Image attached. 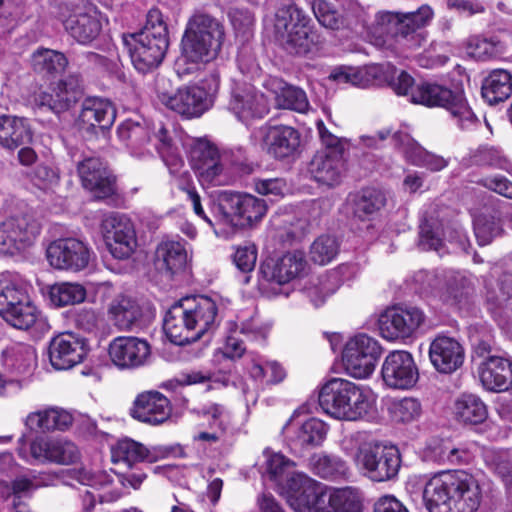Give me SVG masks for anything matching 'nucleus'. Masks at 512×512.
Returning <instances> with one entry per match:
<instances>
[{
  "label": "nucleus",
  "instance_id": "nucleus-26",
  "mask_svg": "<svg viewBox=\"0 0 512 512\" xmlns=\"http://www.w3.org/2000/svg\"><path fill=\"white\" fill-rule=\"evenodd\" d=\"M87 343L73 333H61L49 344V360L55 370H67L81 363L87 355Z\"/></svg>",
  "mask_w": 512,
  "mask_h": 512
},
{
  "label": "nucleus",
  "instance_id": "nucleus-29",
  "mask_svg": "<svg viewBox=\"0 0 512 512\" xmlns=\"http://www.w3.org/2000/svg\"><path fill=\"white\" fill-rule=\"evenodd\" d=\"M193 324L197 340L205 333L213 331L219 324V308L211 297L198 295L182 299Z\"/></svg>",
  "mask_w": 512,
  "mask_h": 512
},
{
  "label": "nucleus",
  "instance_id": "nucleus-51",
  "mask_svg": "<svg viewBox=\"0 0 512 512\" xmlns=\"http://www.w3.org/2000/svg\"><path fill=\"white\" fill-rule=\"evenodd\" d=\"M86 288L73 282L55 283L49 288V299L55 307L76 305L85 301Z\"/></svg>",
  "mask_w": 512,
  "mask_h": 512
},
{
  "label": "nucleus",
  "instance_id": "nucleus-6",
  "mask_svg": "<svg viewBox=\"0 0 512 512\" xmlns=\"http://www.w3.org/2000/svg\"><path fill=\"white\" fill-rule=\"evenodd\" d=\"M318 401L326 414L344 421L362 419L371 406L368 391L343 378H332L323 384Z\"/></svg>",
  "mask_w": 512,
  "mask_h": 512
},
{
  "label": "nucleus",
  "instance_id": "nucleus-63",
  "mask_svg": "<svg viewBox=\"0 0 512 512\" xmlns=\"http://www.w3.org/2000/svg\"><path fill=\"white\" fill-rule=\"evenodd\" d=\"M155 34L157 38H168L167 24L158 8H151L146 17V24L138 34Z\"/></svg>",
  "mask_w": 512,
  "mask_h": 512
},
{
  "label": "nucleus",
  "instance_id": "nucleus-62",
  "mask_svg": "<svg viewBox=\"0 0 512 512\" xmlns=\"http://www.w3.org/2000/svg\"><path fill=\"white\" fill-rule=\"evenodd\" d=\"M355 273V266L352 264H341L323 275L322 284L328 292L335 293L344 281L349 280Z\"/></svg>",
  "mask_w": 512,
  "mask_h": 512
},
{
  "label": "nucleus",
  "instance_id": "nucleus-44",
  "mask_svg": "<svg viewBox=\"0 0 512 512\" xmlns=\"http://www.w3.org/2000/svg\"><path fill=\"white\" fill-rule=\"evenodd\" d=\"M486 306L499 327L512 335V295L505 292L503 288L488 290Z\"/></svg>",
  "mask_w": 512,
  "mask_h": 512
},
{
  "label": "nucleus",
  "instance_id": "nucleus-24",
  "mask_svg": "<svg viewBox=\"0 0 512 512\" xmlns=\"http://www.w3.org/2000/svg\"><path fill=\"white\" fill-rule=\"evenodd\" d=\"M381 374L388 387L399 390L414 387L419 379L418 368L412 355L403 350L393 351L385 358Z\"/></svg>",
  "mask_w": 512,
  "mask_h": 512
},
{
  "label": "nucleus",
  "instance_id": "nucleus-34",
  "mask_svg": "<svg viewBox=\"0 0 512 512\" xmlns=\"http://www.w3.org/2000/svg\"><path fill=\"white\" fill-rule=\"evenodd\" d=\"M309 171L318 183L335 186L340 183L344 172L343 155L339 150L319 151L312 158Z\"/></svg>",
  "mask_w": 512,
  "mask_h": 512
},
{
  "label": "nucleus",
  "instance_id": "nucleus-32",
  "mask_svg": "<svg viewBox=\"0 0 512 512\" xmlns=\"http://www.w3.org/2000/svg\"><path fill=\"white\" fill-rule=\"evenodd\" d=\"M8 324L20 329L31 330L34 336L46 333L50 326L40 311L31 303L28 295L1 316Z\"/></svg>",
  "mask_w": 512,
  "mask_h": 512
},
{
  "label": "nucleus",
  "instance_id": "nucleus-37",
  "mask_svg": "<svg viewBox=\"0 0 512 512\" xmlns=\"http://www.w3.org/2000/svg\"><path fill=\"white\" fill-rule=\"evenodd\" d=\"M33 132L26 118L0 116V146L7 150H15L31 143Z\"/></svg>",
  "mask_w": 512,
  "mask_h": 512
},
{
  "label": "nucleus",
  "instance_id": "nucleus-11",
  "mask_svg": "<svg viewBox=\"0 0 512 512\" xmlns=\"http://www.w3.org/2000/svg\"><path fill=\"white\" fill-rule=\"evenodd\" d=\"M219 210L226 222L245 228L262 220L267 212V204L251 194L224 192L219 198Z\"/></svg>",
  "mask_w": 512,
  "mask_h": 512
},
{
  "label": "nucleus",
  "instance_id": "nucleus-41",
  "mask_svg": "<svg viewBox=\"0 0 512 512\" xmlns=\"http://www.w3.org/2000/svg\"><path fill=\"white\" fill-rule=\"evenodd\" d=\"M73 422L72 415L59 408H48L31 412L27 415L25 425L30 430H66Z\"/></svg>",
  "mask_w": 512,
  "mask_h": 512
},
{
  "label": "nucleus",
  "instance_id": "nucleus-53",
  "mask_svg": "<svg viewBox=\"0 0 512 512\" xmlns=\"http://www.w3.org/2000/svg\"><path fill=\"white\" fill-rule=\"evenodd\" d=\"M310 467L314 474L324 479H337L346 476L347 463L336 455L315 454L310 459Z\"/></svg>",
  "mask_w": 512,
  "mask_h": 512
},
{
  "label": "nucleus",
  "instance_id": "nucleus-27",
  "mask_svg": "<svg viewBox=\"0 0 512 512\" xmlns=\"http://www.w3.org/2000/svg\"><path fill=\"white\" fill-rule=\"evenodd\" d=\"M266 152L275 159L294 157L300 147V133L291 126L276 125L261 128Z\"/></svg>",
  "mask_w": 512,
  "mask_h": 512
},
{
  "label": "nucleus",
  "instance_id": "nucleus-58",
  "mask_svg": "<svg viewBox=\"0 0 512 512\" xmlns=\"http://www.w3.org/2000/svg\"><path fill=\"white\" fill-rule=\"evenodd\" d=\"M456 419L464 425L480 423V399L474 394H462L455 402Z\"/></svg>",
  "mask_w": 512,
  "mask_h": 512
},
{
  "label": "nucleus",
  "instance_id": "nucleus-1",
  "mask_svg": "<svg viewBox=\"0 0 512 512\" xmlns=\"http://www.w3.org/2000/svg\"><path fill=\"white\" fill-rule=\"evenodd\" d=\"M225 37L223 24L205 12H195L188 20L176 62L179 75L190 74L218 56Z\"/></svg>",
  "mask_w": 512,
  "mask_h": 512
},
{
  "label": "nucleus",
  "instance_id": "nucleus-52",
  "mask_svg": "<svg viewBox=\"0 0 512 512\" xmlns=\"http://www.w3.org/2000/svg\"><path fill=\"white\" fill-rule=\"evenodd\" d=\"M386 203L384 193L376 188H365L353 198V214L360 220L368 219Z\"/></svg>",
  "mask_w": 512,
  "mask_h": 512
},
{
  "label": "nucleus",
  "instance_id": "nucleus-43",
  "mask_svg": "<svg viewBox=\"0 0 512 512\" xmlns=\"http://www.w3.org/2000/svg\"><path fill=\"white\" fill-rule=\"evenodd\" d=\"M64 26L69 35L83 45L95 40L102 29L98 17L90 13L71 15L64 22Z\"/></svg>",
  "mask_w": 512,
  "mask_h": 512
},
{
  "label": "nucleus",
  "instance_id": "nucleus-57",
  "mask_svg": "<svg viewBox=\"0 0 512 512\" xmlns=\"http://www.w3.org/2000/svg\"><path fill=\"white\" fill-rule=\"evenodd\" d=\"M442 235V222L433 216H425L419 226V247L438 251L442 246Z\"/></svg>",
  "mask_w": 512,
  "mask_h": 512
},
{
  "label": "nucleus",
  "instance_id": "nucleus-64",
  "mask_svg": "<svg viewBox=\"0 0 512 512\" xmlns=\"http://www.w3.org/2000/svg\"><path fill=\"white\" fill-rule=\"evenodd\" d=\"M257 249L254 245L240 246L234 253L233 262L239 271L251 272L256 264Z\"/></svg>",
  "mask_w": 512,
  "mask_h": 512
},
{
  "label": "nucleus",
  "instance_id": "nucleus-61",
  "mask_svg": "<svg viewBox=\"0 0 512 512\" xmlns=\"http://www.w3.org/2000/svg\"><path fill=\"white\" fill-rule=\"evenodd\" d=\"M311 8L322 26L329 29H337L339 27V15L327 0H313Z\"/></svg>",
  "mask_w": 512,
  "mask_h": 512
},
{
  "label": "nucleus",
  "instance_id": "nucleus-2",
  "mask_svg": "<svg viewBox=\"0 0 512 512\" xmlns=\"http://www.w3.org/2000/svg\"><path fill=\"white\" fill-rule=\"evenodd\" d=\"M423 500L429 512H476L480 506L479 486L463 470L441 472L425 484Z\"/></svg>",
  "mask_w": 512,
  "mask_h": 512
},
{
  "label": "nucleus",
  "instance_id": "nucleus-30",
  "mask_svg": "<svg viewBox=\"0 0 512 512\" xmlns=\"http://www.w3.org/2000/svg\"><path fill=\"white\" fill-rule=\"evenodd\" d=\"M429 357L437 371L450 374L463 364L464 350L454 338L438 336L430 345Z\"/></svg>",
  "mask_w": 512,
  "mask_h": 512
},
{
  "label": "nucleus",
  "instance_id": "nucleus-56",
  "mask_svg": "<svg viewBox=\"0 0 512 512\" xmlns=\"http://www.w3.org/2000/svg\"><path fill=\"white\" fill-rule=\"evenodd\" d=\"M442 282L443 270H419L412 276L410 285L415 293L423 296H436L440 298Z\"/></svg>",
  "mask_w": 512,
  "mask_h": 512
},
{
  "label": "nucleus",
  "instance_id": "nucleus-38",
  "mask_svg": "<svg viewBox=\"0 0 512 512\" xmlns=\"http://www.w3.org/2000/svg\"><path fill=\"white\" fill-rule=\"evenodd\" d=\"M474 293L471 277L466 272L443 270L440 299L451 304H460Z\"/></svg>",
  "mask_w": 512,
  "mask_h": 512
},
{
  "label": "nucleus",
  "instance_id": "nucleus-42",
  "mask_svg": "<svg viewBox=\"0 0 512 512\" xmlns=\"http://www.w3.org/2000/svg\"><path fill=\"white\" fill-rule=\"evenodd\" d=\"M117 136L133 155L140 156L150 141V129L143 119H126L118 126Z\"/></svg>",
  "mask_w": 512,
  "mask_h": 512
},
{
  "label": "nucleus",
  "instance_id": "nucleus-54",
  "mask_svg": "<svg viewBox=\"0 0 512 512\" xmlns=\"http://www.w3.org/2000/svg\"><path fill=\"white\" fill-rule=\"evenodd\" d=\"M27 295L16 276L9 273L3 274L0 277V316L19 304L21 300H26Z\"/></svg>",
  "mask_w": 512,
  "mask_h": 512
},
{
  "label": "nucleus",
  "instance_id": "nucleus-28",
  "mask_svg": "<svg viewBox=\"0 0 512 512\" xmlns=\"http://www.w3.org/2000/svg\"><path fill=\"white\" fill-rule=\"evenodd\" d=\"M172 412L169 399L158 391L139 394L130 409V415L139 422L160 425L167 421Z\"/></svg>",
  "mask_w": 512,
  "mask_h": 512
},
{
  "label": "nucleus",
  "instance_id": "nucleus-12",
  "mask_svg": "<svg viewBox=\"0 0 512 512\" xmlns=\"http://www.w3.org/2000/svg\"><path fill=\"white\" fill-rule=\"evenodd\" d=\"M80 79L69 75L48 90H40L33 95V109L36 112H51L57 116L70 110L81 98Z\"/></svg>",
  "mask_w": 512,
  "mask_h": 512
},
{
  "label": "nucleus",
  "instance_id": "nucleus-18",
  "mask_svg": "<svg viewBox=\"0 0 512 512\" xmlns=\"http://www.w3.org/2000/svg\"><path fill=\"white\" fill-rule=\"evenodd\" d=\"M40 233V224L23 214L6 218L0 223V253L14 255L30 247Z\"/></svg>",
  "mask_w": 512,
  "mask_h": 512
},
{
  "label": "nucleus",
  "instance_id": "nucleus-25",
  "mask_svg": "<svg viewBox=\"0 0 512 512\" xmlns=\"http://www.w3.org/2000/svg\"><path fill=\"white\" fill-rule=\"evenodd\" d=\"M111 362L119 369H136L146 365L151 356L147 340L134 336H119L108 348Z\"/></svg>",
  "mask_w": 512,
  "mask_h": 512
},
{
  "label": "nucleus",
  "instance_id": "nucleus-3",
  "mask_svg": "<svg viewBox=\"0 0 512 512\" xmlns=\"http://www.w3.org/2000/svg\"><path fill=\"white\" fill-rule=\"evenodd\" d=\"M433 17V10L422 5L408 13L382 12L375 16L370 34L379 47L400 50H415L426 41L420 29Z\"/></svg>",
  "mask_w": 512,
  "mask_h": 512
},
{
  "label": "nucleus",
  "instance_id": "nucleus-13",
  "mask_svg": "<svg viewBox=\"0 0 512 512\" xmlns=\"http://www.w3.org/2000/svg\"><path fill=\"white\" fill-rule=\"evenodd\" d=\"M100 228L105 245L114 258L123 260L134 253L137 246L136 232L126 215L115 212L106 214Z\"/></svg>",
  "mask_w": 512,
  "mask_h": 512
},
{
  "label": "nucleus",
  "instance_id": "nucleus-33",
  "mask_svg": "<svg viewBox=\"0 0 512 512\" xmlns=\"http://www.w3.org/2000/svg\"><path fill=\"white\" fill-rule=\"evenodd\" d=\"M482 343V387L489 391H505L512 385V363L503 357L485 356Z\"/></svg>",
  "mask_w": 512,
  "mask_h": 512
},
{
  "label": "nucleus",
  "instance_id": "nucleus-22",
  "mask_svg": "<svg viewBox=\"0 0 512 512\" xmlns=\"http://www.w3.org/2000/svg\"><path fill=\"white\" fill-rule=\"evenodd\" d=\"M424 314L416 307H392L384 311L378 320L379 331L387 340L410 337L423 323Z\"/></svg>",
  "mask_w": 512,
  "mask_h": 512
},
{
  "label": "nucleus",
  "instance_id": "nucleus-10",
  "mask_svg": "<svg viewBox=\"0 0 512 512\" xmlns=\"http://www.w3.org/2000/svg\"><path fill=\"white\" fill-rule=\"evenodd\" d=\"M189 160L203 186H223L228 183L219 149L209 140L203 138L194 140L190 145Z\"/></svg>",
  "mask_w": 512,
  "mask_h": 512
},
{
  "label": "nucleus",
  "instance_id": "nucleus-39",
  "mask_svg": "<svg viewBox=\"0 0 512 512\" xmlns=\"http://www.w3.org/2000/svg\"><path fill=\"white\" fill-rule=\"evenodd\" d=\"M187 251L182 240H163L155 251V265L160 271L173 275L184 268Z\"/></svg>",
  "mask_w": 512,
  "mask_h": 512
},
{
  "label": "nucleus",
  "instance_id": "nucleus-15",
  "mask_svg": "<svg viewBox=\"0 0 512 512\" xmlns=\"http://www.w3.org/2000/svg\"><path fill=\"white\" fill-rule=\"evenodd\" d=\"M308 262L302 251H293L281 257L265 259L259 268L260 286L266 289L267 284L282 286L307 274Z\"/></svg>",
  "mask_w": 512,
  "mask_h": 512
},
{
  "label": "nucleus",
  "instance_id": "nucleus-23",
  "mask_svg": "<svg viewBox=\"0 0 512 512\" xmlns=\"http://www.w3.org/2000/svg\"><path fill=\"white\" fill-rule=\"evenodd\" d=\"M90 249L76 238H61L53 241L47 248L46 255L50 265L60 270L80 271L90 261Z\"/></svg>",
  "mask_w": 512,
  "mask_h": 512
},
{
  "label": "nucleus",
  "instance_id": "nucleus-40",
  "mask_svg": "<svg viewBox=\"0 0 512 512\" xmlns=\"http://www.w3.org/2000/svg\"><path fill=\"white\" fill-rule=\"evenodd\" d=\"M79 120L89 127L107 129L115 120V110L109 101L89 97L82 103Z\"/></svg>",
  "mask_w": 512,
  "mask_h": 512
},
{
  "label": "nucleus",
  "instance_id": "nucleus-17",
  "mask_svg": "<svg viewBox=\"0 0 512 512\" xmlns=\"http://www.w3.org/2000/svg\"><path fill=\"white\" fill-rule=\"evenodd\" d=\"M167 79L157 80L158 98L162 104L186 118L201 116L211 105L207 92L198 86H184L175 93H169L163 88Z\"/></svg>",
  "mask_w": 512,
  "mask_h": 512
},
{
  "label": "nucleus",
  "instance_id": "nucleus-36",
  "mask_svg": "<svg viewBox=\"0 0 512 512\" xmlns=\"http://www.w3.org/2000/svg\"><path fill=\"white\" fill-rule=\"evenodd\" d=\"M328 426L320 419L306 420L293 435L287 436L290 451L296 456H303L307 450L320 446L326 438Z\"/></svg>",
  "mask_w": 512,
  "mask_h": 512
},
{
  "label": "nucleus",
  "instance_id": "nucleus-14",
  "mask_svg": "<svg viewBox=\"0 0 512 512\" xmlns=\"http://www.w3.org/2000/svg\"><path fill=\"white\" fill-rule=\"evenodd\" d=\"M24 441V436H22L18 441L20 446L17 451L19 456L26 461L32 458L41 463L52 462L60 465H70L80 458L77 446L68 440L39 436L30 443L29 452L23 446Z\"/></svg>",
  "mask_w": 512,
  "mask_h": 512
},
{
  "label": "nucleus",
  "instance_id": "nucleus-4",
  "mask_svg": "<svg viewBox=\"0 0 512 512\" xmlns=\"http://www.w3.org/2000/svg\"><path fill=\"white\" fill-rule=\"evenodd\" d=\"M414 79L405 71H401L391 82L397 95H408L411 91V102L427 107H443L457 119L461 129L476 126L477 117L466 104L460 92H454L444 86L433 83H422L413 87Z\"/></svg>",
  "mask_w": 512,
  "mask_h": 512
},
{
  "label": "nucleus",
  "instance_id": "nucleus-21",
  "mask_svg": "<svg viewBox=\"0 0 512 512\" xmlns=\"http://www.w3.org/2000/svg\"><path fill=\"white\" fill-rule=\"evenodd\" d=\"M295 463L281 453H274L267 458L266 474L277 485L287 488L289 491L299 493L296 501L297 508H302L300 498L304 497L311 486H316L314 481L304 473L294 471Z\"/></svg>",
  "mask_w": 512,
  "mask_h": 512
},
{
  "label": "nucleus",
  "instance_id": "nucleus-50",
  "mask_svg": "<svg viewBox=\"0 0 512 512\" xmlns=\"http://www.w3.org/2000/svg\"><path fill=\"white\" fill-rule=\"evenodd\" d=\"M108 313L114 324L122 330L131 329L142 314L140 306L125 296L115 298L110 304Z\"/></svg>",
  "mask_w": 512,
  "mask_h": 512
},
{
  "label": "nucleus",
  "instance_id": "nucleus-20",
  "mask_svg": "<svg viewBox=\"0 0 512 512\" xmlns=\"http://www.w3.org/2000/svg\"><path fill=\"white\" fill-rule=\"evenodd\" d=\"M77 172L83 187L94 198L104 200L116 193V178L101 158L87 156L78 161Z\"/></svg>",
  "mask_w": 512,
  "mask_h": 512
},
{
  "label": "nucleus",
  "instance_id": "nucleus-46",
  "mask_svg": "<svg viewBox=\"0 0 512 512\" xmlns=\"http://www.w3.org/2000/svg\"><path fill=\"white\" fill-rule=\"evenodd\" d=\"M111 452L115 463H124L129 467L145 461L151 463L156 459L147 447L130 438L119 440Z\"/></svg>",
  "mask_w": 512,
  "mask_h": 512
},
{
  "label": "nucleus",
  "instance_id": "nucleus-60",
  "mask_svg": "<svg viewBox=\"0 0 512 512\" xmlns=\"http://www.w3.org/2000/svg\"><path fill=\"white\" fill-rule=\"evenodd\" d=\"M420 402L415 398L405 397L391 407V415L394 421L409 423L417 420L421 415Z\"/></svg>",
  "mask_w": 512,
  "mask_h": 512
},
{
  "label": "nucleus",
  "instance_id": "nucleus-55",
  "mask_svg": "<svg viewBox=\"0 0 512 512\" xmlns=\"http://www.w3.org/2000/svg\"><path fill=\"white\" fill-rule=\"evenodd\" d=\"M31 65L38 73L54 74L65 69L67 59L61 52L39 48L31 56Z\"/></svg>",
  "mask_w": 512,
  "mask_h": 512
},
{
  "label": "nucleus",
  "instance_id": "nucleus-9",
  "mask_svg": "<svg viewBox=\"0 0 512 512\" xmlns=\"http://www.w3.org/2000/svg\"><path fill=\"white\" fill-rule=\"evenodd\" d=\"M382 354L379 342L367 334H358L347 341L342 362L348 375L357 379L369 377Z\"/></svg>",
  "mask_w": 512,
  "mask_h": 512
},
{
  "label": "nucleus",
  "instance_id": "nucleus-31",
  "mask_svg": "<svg viewBox=\"0 0 512 512\" xmlns=\"http://www.w3.org/2000/svg\"><path fill=\"white\" fill-rule=\"evenodd\" d=\"M189 318L182 299L166 312L163 328L172 343L184 346L197 341V334Z\"/></svg>",
  "mask_w": 512,
  "mask_h": 512
},
{
  "label": "nucleus",
  "instance_id": "nucleus-45",
  "mask_svg": "<svg viewBox=\"0 0 512 512\" xmlns=\"http://www.w3.org/2000/svg\"><path fill=\"white\" fill-rule=\"evenodd\" d=\"M512 94V76L504 69H495L482 82V98L489 105L504 102Z\"/></svg>",
  "mask_w": 512,
  "mask_h": 512
},
{
  "label": "nucleus",
  "instance_id": "nucleus-49",
  "mask_svg": "<svg viewBox=\"0 0 512 512\" xmlns=\"http://www.w3.org/2000/svg\"><path fill=\"white\" fill-rule=\"evenodd\" d=\"M380 72L381 68L376 65L364 68L343 66L335 68L332 71L330 78L339 84H351L353 86L365 88L374 84Z\"/></svg>",
  "mask_w": 512,
  "mask_h": 512
},
{
  "label": "nucleus",
  "instance_id": "nucleus-7",
  "mask_svg": "<svg viewBox=\"0 0 512 512\" xmlns=\"http://www.w3.org/2000/svg\"><path fill=\"white\" fill-rule=\"evenodd\" d=\"M302 508L296 512H362L358 492L351 488L336 489L327 493L325 486L317 483L300 498Z\"/></svg>",
  "mask_w": 512,
  "mask_h": 512
},
{
  "label": "nucleus",
  "instance_id": "nucleus-48",
  "mask_svg": "<svg viewBox=\"0 0 512 512\" xmlns=\"http://www.w3.org/2000/svg\"><path fill=\"white\" fill-rule=\"evenodd\" d=\"M4 364L20 375L30 373L36 364L37 355L33 347L14 343L2 352Z\"/></svg>",
  "mask_w": 512,
  "mask_h": 512
},
{
  "label": "nucleus",
  "instance_id": "nucleus-5",
  "mask_svg": "<svg viewBox=\"0 0 512 512\" xmlns=\"http://www.w3.org/2000/svg\"><path fill=\"white\" fill-rule=\"evenodd\" d=\"M310 18L292 1L281 4L275 14V38L290 54L306 55L318 51L324 38L309 28Z\"/></svg>",
  "mask_w": 512,
  "mask_h": 512
},
{
  "label": "nucleus",
  "instance_id": "nucleus-47",
  "mask_svg": "<svg viewBox=\"0 0 512 512\" xmlns=\"http://www.w3.org/2000/svg\"><path fill=\"white\" fill-rule=\"evenodd\" d=\"M203 415L208 417L211 432H200L193 436L194 441H206L209 443L226 442L228 419L225 409L219 404H210L203 408Z\"/></svg>",
  "mask_w": 512,
  "mask_h": 512
},
{
  "label": "nucleus",
  "instance_id": "nucleus-59",
  "mask_svg": "<svg viewBox=\"0 0 512 512\" xmlns=\"http://www.w3.org/2000/svg\"><path fill=\"white\" fill-rule=\"evenodd\" d=\"M338 240L330 235L319 236L310 247L311 260L319 265H326L335 259L339 252Z\"/></svg>",
  "mask_w": 512,
  "mask_h": 512
},
{
  "label": "nucleus",
  "instance_id": "nucleus-16",
  "mask_svg": "<svg viewBox=\"0 0 512 512\" xmlns=\"http://www.w3.org/2000/svg\"><path fill=\"white\" fill-rule=\"evenodd\" d=\"M132 64L141 73H147L158 67L163 61L169 46L168 38H157L155 34L133 33L123 35Z\"/></svg>",
  "mask_w": 512,
  "mask_h": 512
},
{
  "label": "nucleus",
  "instance_id": "nucleus-8",
  "mask_svg": "<svg viewBox=\"0 0 512 512\" xmlns=\"http://www.w3.org/2000/svg\"><path fill=\"white\" fill-rule=\"evenodd\" d=\"M356 461L364 474L375 482L393 479L401 466L398 448L382 443H369L362 446L357 453Z\"/></svg>",
  "mask_w": 512,
  "mask_h": 512
},
{
  "label": "nucleus",
  "instance_id": "nucleus-19",
  "mask_svg": "<svg viewBox=\"0 0 512 512\" xmlns=\"http://www.w3.org/2000/svg\"><path fill=\"white\" fill-rule=\"evenodd\" d=\"M228 109L246 125L252 120L262 119L270 110L265 95L248 83L234 84L230 92Z\"/></svg>",
  "mask_w": 512,
  "mask_h": 512
},
{
  "label": "nucleus",
  "instance_id": "nucleus-35",
  "mask_svg": "<svg viewBox=\"0 0 512 512\" xmlns=\"http://www.w3.org/2000/svg\"><path fill=\"white\" fill-rule=\"evenodd\" d=\"M263 85L275 95L278 108L298 113H306L309 110L310 104L303 89L290 85L278 77H268Z\"/></svg>",
  "mask_w": 512,
  "mask_h": 512
}]
</instances>
